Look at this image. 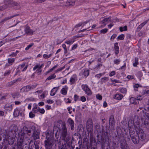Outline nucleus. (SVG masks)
<instances>
[{
    "label": "nucleus",
    "instance_id": "21",
    "mask_svg": "<svg viewBox=\"0 0 149 149\" xmlns=\"http://www.w3.org/2000/svg\"><path fill=\"white\" fill-rule=\"evenodd\" d=\"M128 125L129 128L131 129V127L134 126V128H135V130L136 129V127H139V126L138 127H136L133 120H129L128 123Z\"/></svg>",
    "mask_w": 149,
    "mask_h": 149
},
{
    "label": "nucleus",
    "instance_id": "11",
    "mask_svg": "<svg viewBox=\"0 0 149 149\" xmlns=\"http://www.w3.org/2000/svg\"><path fill=\"white\" fill-rule=\"evenodd\" d=\"M32 136L33 137L34 140H36L39 138L40 132H39L36 130V127L33 132H32Z\"/></svg>",
    "mask_w": 149,
    "mask_h": 149
},
{
    "label": "nucleus",
    "instance_id": "38",
    "mask_svg": "<svg viewBox=\"0 0 149 149\" xmlns=\"http://www.w3.org/2000/svg\"><path fill=\"white\" fill-rule=\"evenodd\" d=\"M33 111L34 113H37L39 111L38 109V105H36L33 108Z\"/></svg>",
    "mask_w": 149,
    "mask_h": 149
},
{
    "label": "nucleus",
    "instance_id": "50",
    "mask_svg": "<svg viewBox=\"0 0 149 149\" xmlns=\"http://www.w3.org/2000/svg\"><path fill=\"white\" fill-rule=\"evenodd\" d=\"M142 112L143 113V115L144 114H145L146 117L148 118L149 119V112H144V110H142Z\"/></svg>",
    "mask_w": 149,
    "mask_h": 149
},
{
    "label": "nucleus",
    "instance_id": "20",
    "mask_svg": "<svg viewBox=\"0 0 149 149\" xmlns=\"http://www.w3.org/2000/svg\"><path fill=\"white\" fill-rule=\"evenodd\" d=\"M18 149H27V145L26 144H18L17 145Z\"/></svg>",
    "mask_w": 149,
    "mask_h": 149
},
{
    "label": "nucleus",
    "instance_id": "33",
    "mask_svg": "<svg viewBox=\"0 0 149 149\" xmlns=\"http://www.w3.org/2000/svg\"><path fill=\"white\" fill-rule=\"evenodd\" d=\"M140 117H141V120H142V121H143L144 125H148L149 124V123H148V122L146 123L144 121V118L145 117L144 114L143 115V116L141 115V116H140Z\"/></svg>",
    "mask_w": 149,
    "mask_h": 149
},
{
    "label": "nucleus",
    "instance_id": "40",
    "mask_svg": "<svg viewBox=\"0 0 149 149\" xmlns=\"http://www.w3.org/2000/svg\"><path fill=\"white\" fill-rule=\"evenodd\" d=\"M125 37L124 35L123 34H121L119 35L117 38V39L118 40H123L124 39Z\"/></svg>",
    "mask_w": 149,
    "mask_h": 149
},
{
    "label": "nucleus",
    "instance_id": "46",
    "mask_svg": "<svg viewBox=\"0 0 149 149\" xmlns=\"http://www.w3.org/2000/svg\"><path fill=\"white\" fill-rule=\"evenodd\" d=\"M15 83V81H14L13 80L12 81L8 83V84H7V86L10 87L13 85Z\"/></svg>",
    "mask_w": 149,
    "mask_h": 149
},
{
    "label": "nucleus",
    "instance_id": "52",
    "mask_svg": "<svg viewBox=\"0 0 149 149\" xmlns=\"http://www.w3.org/2000/svg\"><path fill=\"white\" fill-rule=\"evenodd\" d=\"M143 93L144 95L149 94V90H145L143 91Z\"/></svg>",
    "mask_w": 149,
    "mask_h": 149
},
{
    "label": "nucleus",
    "instance_id": "18",
    "mask_svg": "<svg viewBox=\"0 0 149 149\" xmlns=\"http://www.w3.org/2000/svg\"><path fill=\"white\" fill-rule=\"evenodd\" d=\"M140 100V98H139V97H137V99H136L133 97H132L130 99V101L131 103L136 104H137V103L138 102V100Z\"/></svg>",
    "mask_w": 149,
    "mask_h": 149
},
{
    "label": "nucleus",
    "instance_id": "3",
    "mask_svg": "<svg viewBox=\"0 0 149 149\" xmlns=\"http://www.w3.org/2000/svg\"><path fill=\"white\" fill-rule=\"evenodd\" d=\"M62 128L59 129L61 132V138L62 139L67 143L70 140L71 136L69 133H68L65 124L62 123Z\"/></svg>",
    "mask_w": 149,
    "mask_h": 149
},
{
    "label": "nucleus",
    "instance_id": "5",
    "mask_svg": "<svg viewBox=\"0 0 149 149\" xmlns=\"http://www.w3.org/2000/svg\"><path fill=\"white\" fill-rule=\"evenodd\" d=\"M136 134L140 138V141H147L148 139L146 138V134L143 130L140 127H136Z\"/></svg>",
    "mask_w": 149,
    "mask_h": 149
},
{
    "label": "nucleus",
    "instance_id": "35",
    "mask_svg": "<svg viewBox=\"0 0 149 149\" xmlns=\"http://www.w3.org/2000/svg\"><path fill=\"white\" fill-rule=\"evenodd\" d=\"M120 31L121 32H122L123 31H126L127 30V26H125L124 27L121 26L119 28Z\"/></svg>",
    "mask_w": 149,
    "mask_h": 149
},
{
    "label": "nucleus",
    "instance_id": "15",
    "mask_svg": "<svg viewBox=\"0 0 149 149\" xmlns=\"http://www.w3.org/2000/svg\"><path fill=\"white\" fill-rule=\"evenodd\" d=\"M88 140L86 138H84L83 139V142L82 144L83 147L85 148L86 147L87 148V147L88 148Z\"/></svg>",
    "mask_w": 149,
    "mask_h": 149
},
{
    "label": "nucleus",
    "instance_id": "64",
    "mask_svg": "<svg viewBox=\"0 0 149 149\" xmlns=\"http://www.w3.org/2000/svg\"><path fill=\"white\" fill-rule=\"evenodd\" d=\"M29 116L30 118H33L35 116V115L33 114L32 112H30L29 113Z\"/></svg>",
    "mask_w": 149,
    "mask_h": 149
},
{
    "label": "nucleus",
    "instance_id": "29",
    "mask_svg": "<svg viewBox=\"0 0 149 149\" xmlns=\"http://www.w3.org/2000/svg\"><path fill=\"white\" fill-rule=\"evenodd\" d=\"M5 108L6 109L10 111L12 109V106L10 104H6L5 106Z\"/></svg>",
    "mask_w": 149,
    "mask_h": 149
},
{
    "label": "nucleus",
    "instance_id": "2",
    "mask_svg": "<svg viewBox=\"0 0 149 149\" xmlns=\"http://www.w3.org/2000/svg\"><path fill=\"white\" fill-rule=\"evenodd\" d=\"M46 139L44 141L46 149H56V144H54V138L49 132L46 134Z\"/></svg>",
    "mask_w": 149,
    "mask_h": 149
},
{
    "label": "nucleus",
    "instance_id": "51",
    "mask_svg": "<svg viewBox=\"0 0 149 149\" xmlns=\"http://www.w3.org/2000/svg\"><path fill=\"white\" fill-rule=\"evenodd\" d=\"M15 61V59L14 58H8V63H12L13 62Z\"/></svg>",
    "mask_w": 149,
    "mask_h": 149
},
{
    "label": "nucleus",
    "instance_id": "57",
    "mask_svg": "<svg viewBox=\"0 0 149 149\" xmlns=\"http://www.w3.org/2000/svg\"><path fill=\"white\" fill-rule=\"evenodd\" d=\"M87 22H83V23H79V24H78L76 25L75 26V27H80V26H81L82 24H86L87 23Z\"/></svg>",
    "mask_w": 149,
    "mask_h": 149
},
{
    "label": "nucleus",
    "instance_id": "43",
    "mask_svg": "<svg viewBox=\"0 0 149 149\" xmlns=\"http://www.w3.org/2000/svg\"><path fill=\"white\" fill-rule=\"evenodd\" d=\"M100 125L99 123H96L95 125V128L96 131H97V132L98 131V130L100 127Z\"/></svg>",
    "mask_w": 149,
    "mask_h": 149
},
{
    "label": "nucleus",
    "instance_id": "61",
    "mask_svg": "<svg viewBox=\"0 0 149 149\" xmlns=\"http://www.w3.org/2000/svg\"><path fill=\"white\" fill-rule=\"evenodd\" d=\"M137 74L138 76L139 77H141L143 76V74L141 71H139Z\"/></svg>",
    "mask_w": 149,
    "mask_h": 149
},
{
    "label": "nucleus",
    "instance_id": "25",
    "mask_svg": "<svg viewBox=\"0 0 149 149\" xmlns=\"http://www.w3.org/2000/svg\"><path fill=\"white\" fill-rule=\"evenodd\" d=\"M68 89V87L66 86H65V88H62L61 91V93L63 95H65L67 93V90Z\"/></svg>",
    "mask_w": 149,
    "mask_h": 149
},
{
    "label": "nucleus",
    "instance_id": "17",
    "mask_svg": "<svg viewBox=\"0 0 149 149\" xmlns=\"http://www.w3.org/2000/svg\"><path fill=\"white\" fill-rule=\"evenodd\" d=\"M109 125L112 127H113L115 125L114 119L113 116H110L109 120Z\"/></svg>",
    "mask_w": 149,
    "mask_h": 149
},
{
    "label": "nucleus",
    "instance_id": "49",
    "mask_svg": "<svg viewBox=\"0 0 149 149\" xmlns=\"http://www.w3.org/2000/svg\"><path fill=\"white\" fill-rule=\"evenodd\" d=\"M139 86V84H136L134 86V90L135 91H138L137 88Z\"/></svg>",
    "mask_w": 149,
    "mask_h": 149
},
{
    "label": "nucleus",
    "instance_id": "39",
    "mask_svg": "<svg viewBox=\"0 0 149 149\" xmlns=\"http://www.w3.org/2000/svg\"><path fill=\"white\" fill-rule=\"evenodd\" d=\"M67 3H69V5L73 6L74 5L75 3V1H68Z\"/></svg>",
    "mask_w": 149,
    "mask_h": 149
},
{
    "label": "nucleus",
    "instance_id": "44",
    "mask_svg": "<svg viewBox=\"0 0 149 149\" xmlns=\"http://www.w3.org/2000/svg\"><path fill=\"white\" fill-rule=\"evenodd\" d=\"M143 109H144L145 110V111H146L145 112H149V105L147 104L145 108H143Z\"/></svg>",
    "mask_w": 149,
    "mask_h": 149
},
{
    "label": "nucleus",
    "instance_id": "22",
    "mask_svg": "<svg viewBox=\"0 0 149 149\" xmlns=\"http://www.w3.org/2000/svg\"><path fill=\"white\" fill-rule=\"evenodd\" d=\"M133 120L136 127H137L136 125H139V119L138 116H135L134 117Z\"/></svg>",
    "mask_w": 149,
    "mask_h": 149
},
{
    "label": "nucleus",
    "instance_id": "8",
    "mask_svg": "<svg viewBox=\"0 0 149 149\" xmlns=\"http://www.w3.org/2000/svg\"><path fill=\"white\" fill-rule=\"evenodd\" d=\"M25 134L23 133L22 132V131H21L19 133H18V142L17 144H24L23 143V141L24 138L25 136Z\"/></svg>",
    "mask_w": 149,
    "mask_h": 149
},
{
    "label": "nucleus",
    "instance_id": "28",
    "mask_svg": "<svg viewBox=\"0 0 149 149\" xmlns=\"http://www.w3.org/2000/svg\"><path fill=\"white\" fill-rule=\"evenodd\" d=\"M148 22V20H146L139 25L137 27L138 30H140Z\"/></svg>",
    "mask_w": 149,
    "mask_h": 149
},
{
    "label": "nucleus",
    "instance_id": "47",
    "mask_svg": "<svg viewBox=\"0 0 149 149\" xmlns=\"http://www.w3.org/2000/svg\"><path fill=\"white\" fill-rule=\"evenodd\" d=\"M34 45L33 43H31L30 45H28L27 47L26 48L25 50H27L29 49L30 48H31V47H32Z\"/></svg>",
    "mask_w": 149,
    "mask_h": 149
},
{
    "label": "nucleus",
    "instance_id": "56",
    "mask_svg": "<svg viewBox=\"0 0 149 149\" xmlns=\"http://www.w3.org/2000/svg\"><path fill=\"white\" fill-rule=\"evenodd\" d=\"M108 30V29H107L106 28V29H104L101 30L100 31V32L101 33H105L107 32Z\"/></svg>",
    "mask_w": 149,
    "mask_h": 149
},
{
    "label": "nucleus",
    "instance_id": "16",
    "mask_svg": "<svg viewBox=\"0 0 149 149\" xmlns=\"http://www.w3.org/2000/svg\"><path fill=\"white\" fill-rule=\"evenodd\" d=\"M67 122L70 125L71 130H73L74 128V123L73 120L71 118H69Z\"/></svg>",
    "mask_w": 149,
    "mask_h": 149
},
{
    "label": "nucleus",
    "instance_id": "54",
    "mask_svg": "<svg viewBox=\"0 0 149 149\" xmlns=\"http://www.w3.org/2000/svg\"><path fill=\"white\" fill-rule=\"evenodd\" d=\"M108 79H108V77H106L103 78H102V79H101V81L102 82H105L106 81H108Z\"/></svg>",
    "mask_w": 149,
    "mask_h": 149
},
{
    "label": "nucleus",
    "instance_id": "10",
    "mask_svg": "<svg viewBox=\"0 0 149 149\" xmlns=\"http://www.w3.org/2000/svg\"><path fill=\"white\" fill-rule=\"evenodd\" d=\"M5 3L6 5L10 6H19V5L17 3L10 0L5 1Z\"/></svg>",
    "mask_w": 149,
    "mask_h": 149
},
{
    "label": "nucleus",
    "instance_id": "41",
    "mask_svg": "<svg viewBox=\"0 0 149 149\" xmlns=\"http://www.w3.org/2000/svg\"><path fill=\"white\" fill-rule=\"evenodd\" d=\"M120 59H116L113 61V62L115 64H119L120 62Z\"/></svg>",
    "mask_w": 149,
    "mask_h": 149
},
{
    "label": "nucleus",
    "instance_id": "60",
    "mask_svg": "<svg viewBox=\"0 0 149 149\" xmlns=\"http://www.w3.org/2000/svg\"><path fill=\"white\" fill-rule=\"evenodd\" d=\"M38 69H37L36 71H37V73L39 75L42 72V70L41 69L38 68Z\"/></svg>",
    "mask_w": 149,
    "mask_h": 149
},
{
    "label": "nucleus",
    "instance_id": "14",
    "mask_svg": "<svg viewBox=\"0 0 149 149\" xmlns=\"http://www.w3.org/2000/svg\"><path fill=\"white\" fill-rule=\"evenodd\" d=\"M58 149H68L67 146L65 143H62L60 142L58 143Z\"/></svg>",
    "mask_w": 149,
    "mask_h": 149
},
{
    "label": "nucleus",
    "instance_id": "7",
    "mask_svg": "<svg viewBox=\"0 0 149 149\" xmlns=\"http://www.w3.org/2000/svg\"><path fill=\"white\" fill-rule=\"evenodd\" d=\"M93 122L92 119L89 118L86 122V127L87 131L91 132L93 130Z\"/></svg>",
    "mask_w": 149,
    "mask_h": 149
},
{
    "label": "nucleus",
    "instance_id": "12",
    "mask_svg": "<svg viewBox=\"0 0 149 149\" xmlns=\"http://www.w3.org/2000/svg\"><path fill=\"white\" fill-rule=\"evenodd\" d=\"M29 147L28 149H39V147L38 145H36L35 143L31 140L29 143Z\"/></svg>",
    "mask_w": 149,
    "mask_h": 149
},
{
    "label": "nucleus",
    "instance_id": "6",
    "mask_svg": "<svg viewBox=\"0 0 149 149\" xmlns=\"http://www.w3.org/2000/svg\"><path fill=\"white\" fill-rule=\"evenodd\" d=\"M35 128V127L34 126H31L29 127L24 126L21 131H22V132H23L25 135L30 136L32 132H33Z\"/></svg>",
    "mask_w": 149,
    "mask_h": 149
},
{
    "label": "nucleus",
    "instance_id": "31",
    "mask_svg": "<svg viewBox=\"0 0 149 149\" xmlns=\"http://www.w3.org/2000/svg\"><path fill=\"white\" fill-rule=\"evenodd\" d=\"M20 111L18 109H16L15 110L14 113L13 115L15 117H17L19 115Z\"/></svg>",
    "mask_w": 149,
    "mask_h": 149
},
{
    "label": "nucleus",
    "instance_id": "63",
    "mask_svg": "<svg viewBox=\"0 0 149 149\" xmlns=\"http://www.w3.org/2000/svg\"><path fill=\"white\" fill-rule=\"evenodd\" d=\"M10 73V70H8L4 74V76H6L9 75Z\"/></svg>",
    "mask_w": 149,
    "mask_h": 149
},
{
    "label": "nucleus",
    "instance_id": "59",
    "mask_svg": "<svg viewBox=\"0 0 149 149\" xmlns=\"http://www.w3.org/2000/svg\"><path fill=\"white\" fill-rule=\"evenodd\" d=\"M38 110L40 113L42 114H43L45 112V111L43 109H40L39 107L38 108Z\"/></svg>",
    "mask_w": 149,
    "mask_h": 149
},
{
    "label": "nucleus",
    "instance_id": "36",
    "mask_svg": "<svg viewBox=\"0 0 149 149\" xmlns=\"http://www.w3.org/2000/svg\"><path fill=\"white\" fill-rule=\"evenodd\" d=\"M138 63V58H135V62L133 63V65L134 67H136Z\"/></svg>",
    "mask_w": 149,
    "mask_h": 149
},
{
    "label": "nucleus",
    "instance_id": "53",
    "mask_svg": "<svg viewBox=\"0 0 149 149\" xmlns=\"http://www.w3.org/2000/svg\"><path fill=\"white\" fill-rule=\"evenodd\" d=\"M52 55V54H50L49 55L46 54H44L43 55V57L45 58H48L51 57Z\"/></svg>",
    "mask_w": 149,
    "mask_h": 149
},
{
    "label": "nucleus",
    "instance_id": "27",
    "mask_svg": "<svg viewBox=\"0 0 149 149\" xmlns=\"http://www.w3.org/2000/svg\"><path fill=\"white\" fill-rule=\"evenodd\" d=\"M123 97V96L122 95L120 94H117L114 96L113 98L115 99L120 100Z\"/></svg>",
    "mask_w": 149,
    "mask_h": 149
},
{
    "label": "nucleus",
    "instance_id": "26",
    "mask_svg": "<svg viewBox=\"0 0 149 149\" xmlns=\"http://www.w3.org/2000/svg\"><path fill=\"white\" fill-rule=\"evenodd\" d=\"M58 89V87H54L52 89L51 92V95L54 96L55 94Z\"/></svg>",
    "mask_w": 149,
    "mask_h": 149
},
{
    "label": "nucleus",
    "instance_id": "62",
    "mask_svg": "<svg viewBox=\"0 0 149 149\" xmlns=\"http://www.w3.org/2000/svg\"><path fill=\"white\" fill-rule=\"evenodd\" d=\"M75 79L73 77H71L70 80V82L72 84L74 83L75 82Z\"/></svg>",
    "mask_w": 149,
    "mask_h": 149
},
{
    "label": "nucleus",
    "instance_id": "42",
    "mask_svg": "<svg viewBox=\"0 0 149 149\" xmlns=\"http://www.w3.org/2000/svg\"><path fill=\"white\" fill-rule=\"evenodd\" d=\"M120 91L122 93H126L127 90L125 88H122L120 89Z\"/></svg>",
    "mask_w": 149,
    "mask_h": 149
},
{
    "label": "nucleus",
    "instance_id": "32",
    "mask_svg": "<svg viewBox=\"0 0 149 149\" xmlns=\"http://www.w3.org/2000/svg\"><path fill=\"white\" fill-rule=\"evenodd\" d=\"M43 66H44L43 64H42L41 65H40L39 64L36 65L33 68V70H35L37 69L38 68H39L41 69L42 67Z\"/></svg>",
    "mask_w": 149,
    "mask_h": 149
},
{
    "label": "nucleus",
    "instance_id": "4",
    "mask_svg": "<svg viewBox=\"0 0 149 149\" xmlns=\"http://www.w3.org/2000/svg\"><path fill=\"white\" fill-rule=\"evenodd\" d=\"M15 130L11 131L9 132H6L3 134V136L4 139L3 140H6V141H8L9 142L10 141H11V144H13L14 142V140L12 136V134H15Z\"/></svg>",
    "mask_w": 149,
    "mask_h": 149
},
{
    "label": "nucleus",
    "instance_id": "13",
    "mask_svg": "<svg viewBox=\"0 0 149 149\" xmlns=\"http://www.w3.org/2000/svg\"><path fill=\"white\" fill-rule=\"evenodd\" d=\"M132 141L134 144H137L140 141V138H139L138 135H135L131 137Z\"/></svg>",
    "mask_w": 149,
    "mask_h": 149
},
{
    "label": "nucleus",
    "instance_id": "24",
    "mask_svg": "<svg viewBox=\"0 0 149 149\" xmlns=\"http://www.w3.org/2000/svg\"><path fill=\"white\" fill-rule=\"evenodd\" d=\"M120 145L121 149H129L127 145L125 142L121 143Z\"/></svg>",
    "mask_w": 149,
    "mask_h": 149
},
{
    "label": "nucleus",
    "instance_id": "34",
    "mask_svg": "<svg viewBox=\"0 0 149 149\" xmlns=\"http://www.w3.org/2000/svg\"><path fill=\"white\" fill-rule=\"evenodd\" d=\"M129 133L130 134V136L131 137L134 136V134L135 133V132L134 130H132V129H130V128H129Z\"/></svg>",
    "mask_w": 149,
    "mask_h": 149
},
{
    "label": "nucleus",
    "instance_id": "30",
    "mask_svg": "<svg viewBox=\"0 0 149 149\" xmlns=\"http://www.w3.org/2000/svg\"><path fill=\"white\" fill-rule=\"evenodd\" d=\"M118 43L116 42L114 44V48L115 49V53L116 54H118L119 52V47L118 46Z\"/></svg>",
    "mask_w": 149,
    "mask_h": 149
},
{
    "label": "nucleus",
    "instance_id": "45",
    "mask_svg": "<svg viewBox=\"0 0 149 149\" xmlns=\"http://www.w3.org/2000/svg\"><path fill=\"white\" fill-rule=\"evenodd\" d=\"M46 0H34V2L35 3H41L44 2Z\"/></svg>",
    "mask_w": 149,
    "mask_h": 149
},
{
    "label": "nucleus",
    "instance_id": "58",
    "mask_svg": "<svg viewBox=\"0 0 149 149\" xmlns=\"http://www.w3.org/2000/svg\"><path fill=\"white\" fill-rule=\"evenodd\" d=\"M96 97L97 99L100 100H101L102 99V96L99 94L96 95Z\"/></svg>",
    "mask_w": 149,
    "mask_h": 149
},
{
    "label": "nucleus",
    "instance_id": "37",
    "mask_svg": "<svg viewBox=\"0 0 149 149\" xmlns=\"http://www.w3.org/2000/svg\"><path fill=\"white\" fill-rule=\"evenodd\" d=\"M56 77V75L54 74H52L50 76H49L47 79V80H50L52 79L55 78Z\"/></svg>",
    "mask_w": 149,
    "mask_h": 149
},
{
    "label": "nucleus",
    "instance_id": "19",
    "mask_svg": "<svg viewBox=\"0 0 149 149\" xmlns=\"http://www.w3.org/2000/svg\"><path fill=\"white\" fill-rule=\"evenodd\" d=\"M25 31L26 33L29 35H32L33 32V31L28 26L26 27L25 29Z\"/></svg>",
    "mask_w": 149,
    "mask_h": 149
},
{
    "label": "nucleus",
    "instance_id": "1",
    "mask_svg": "<svg viewBox=\"0 0 149 149\" xmlns=\"http://www.w3.org/2000/svg\"><path fill=\"white\" fill-rule=\"evenodd\" d=\"M96 137L97 143L101 144L102 149H116L113 147L111 148H110L111 139L110 131L108 128H106L102 135L97 134Z\"/></svg>",
    "mask_w": 149,
    "mask_h": 149
},
{
    "label": "nucleus",
    "instance_id": "23",
    "mask_svg": "<svg viewBox=\"0 0 149 149\" xmlns=\"http://www.w3.org/2000/svg\"><path fill=\"white\" fill-rule=\"evenodd\" d=\"M18 15H14L10 16V17H5L4 19H2L1 21L0 22V23H3L4 22L6 21H7L9 19H11L15 17H16Z\"/></svg>",
    "mask_w": 149,
    "mask_h": 149
},
{
    "label": "nucleus",
    "instance_id": "9",
    "mask_svg": "<svg viewBox=\"0 0 149 149\" xmlns=\"http://www.w3.org/2000/svg\"><path fill=\"white\" fill-rule=\"evenodd\" d=\"M81 87L82 89L85 92L87 95H91L92 94L91 91L87 85L83 84L81 86Z\"/></svg>",
    "mask_w": 149,
    "mask_h": 149
},
{
    "label": "nucleus",
    "instance_id": "48",
    "mask_svg": "<svg viewBox=\"0 0 149 149\" xmlns=\"http://www.w3.org/2000/svg\"><path fill=\"white\" fill-rule=\"evenodd\" d=\"M20 91L21 92H28V91L26 87L24 86L20 89Z\"/></svg>",
    "mask_w": 149,
    "mask_h": 149
},
{
    "label": "nucleus",
    "instance_id": "55",
    "mask_svg": "<svg viewBox=\"0 0 149 149\" xmlns=\"http://www.w3.org/2000/svg\"><path fill=\"white\" fill-rule=\"evenodd\" d=\"M84 74L85 76H88L89 74V71L88 70H85Z\"/></svg>",
    "mask_w": 149,
    "mask_h": 149
}]
</instances>
